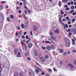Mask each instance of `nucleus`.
Wrapping results in <instances>:
<instances>
[{"label": "nucleus", "mask_w": 76, "mask_h": 76, "mask_svg": "<svg viewBox=\"0 0 76 76\" xmlns=\"http://www.w3.org/2000/svg\"><path fill=\"white\" fill-rule=\"evenodd\" d=\"M74 67V66L70 63H69L67 65V68L69 70H73V69Z\"/></svg>", "instance_id": "1"}, {"label": "nucleus", "mask_w": 76, "mask_h": 76, "mask_svg": "<svg viewBox=\"0 0 76 76\" xmlns=\"http://www.w3.org/2000/svg\"><path fill=\"white\" fill-rule=\"evenodd\" d=\"M29 72L30 76H34V71L31 68L29 69Z\"/></svg>", "instance_id": "2"}, {"label": "nucleus", "mask_w": 76, "mask_h": 76, "mask_svg": "<svg viewBox=\"0 0 76 76\" xmlns=\"http://www.w3.org/2000/svg\"><path fill=\"white\" fill-rule=\"evenodd\" d=\"M34 67L36 69H39V71H40V72H43L42 70V69H41V68H39V67H38L36 65L34 66Z\"/></svg>", "instance_id": "3"}, {"label": "nucleus", "mask_w": 76, "mask_h": 76, "mask_svg": "<svg viewBox=\"0 0 76 76\" xmlns=\"http://www.w3.org/2000/svg\"><path fill=\"white\" fill-rule=\"evenodd\" d=\"M16 35H18V37L19 38H20L22 36V34L20 33V32H18V33H17L16 34Z\"/></svg>", "instance_id": "4"}, {"label": "nucleus", "mask_w": 76, "mask_h": 76, "mask_svg": "<svg viewBox=\"0 0 76 76\" xmlns=\"http://www.w3.org/2000/svg\"><path fill=\"white\" fill-rule=\"evenodd\" d=\"M54 32L56 34H59L60 33V30L58 29H57L54 31Z\"/></svg>", "instance_id": "5"}, {"label": "nucleus", "mask_w": 76, "mask_h": 76, "mask_svg": "<svg viewBox=\"0 0 76 76\" xmlns=\"http://www.w3.org/2000/svg\"><path fill=\"white\" fill-rule=\"evenodd\" d=\"M38 29V28L36 26H33V30L34 31H36Z\"/></svg>", "instance_id": "6"}, {"label": "nucleus", "mask_w": 76, "mask_h": 76, "mask_svg": "<svg viewBox=\"0 0 76 76\" xmlns=\"http://www.w3.org/2000/svg\"><path fill=\"white\" fill-rule=\"evenodd\" d=\"M65 45L67 47H70V44L68 42H66L65 43Z\"/></svg>", "instance_id": "7"}, {"label": "nucleus", "mask_w": 76, "mask_h": 76, "mask_svg": "<svg viewBox=\"0 0 76 76\" xmlns=\"http://www.w3.org/2000/svg\"><path fill=\"white\" fill-rule=\"evenodd\" d=\"M40 59L42 62H44L45 61V58L43 57H41Z\"/></svg>", "instance_id": "8"}, {"label": "nucleus", "mask_w": 76, "mask_h": 76, "mask_svg": "<svg viewBox=\"0 0 76 76\" xmlns=\"http://www.w3.org/2000/svg\"><path fill=\"white\" fill-rule=\"evenodd\" d=\"M48 41L49 42L50 44H51V42H53V41L52 39H51L50 38L48 39Z\"/></svg>", "instance_id": "9"}, {"label": "nucleus", "mask_w": 76, "mask_h": 76, "mask_svg": "<svg viewBox=\"0 0 76 76\" xmlns=\"http://www.w3.org/2000/svg\"><path fill=\"white\" fill-rule=\"evenodd\" d=\"M34 53L35 56H37L38 55L37 50H35L34 51Z\"/></svg>", "instance_id": "10"}, {"label": "nucleus", "mask_w": 76, "mask_h": 76, "mask_svg": "<svg viewBox=\"0 0 76 76\" xmlns=\"http://www.w3.org/2000/svg\"><path fill=\"white\" fill-rule=\"evenodd\" d=\"M28 48H31V47H32V45L31 43L28 44Z\"/></svg>", "instance_id": "11"}, {"label": "nucleus", "mask_w": 76, "mask_h": 76, "mask_svg": "<svg viewBox=\"0 0 76 76\" xmlns=\"http://www.w3.org/2000/svg\"><path fill=\"white\" fill-rule=\"evenodd\" d=\"M72 45H75V40H74V39H72Z\"/></svg>", "instance_id": "12"}, {"label": "nucleus", "mask_w": 76, "mask_h": 76, "mask_svg": "<svg viewBox=\"0 0 76 76\" xmlns=\"http://www.w3.org/2000/svg\"><path fill=\"white\" fill-rule=\"evenodd\" d=\"M14 52L15 53V54H17L18 53V49H15L14 50Z\"/></svg>", "instance_id": "13"}, {"label": "nucleus", "mask_w": 76, "mask_h": 76, "mask_svg": "<svg viewBox=\"0 0 76 76\" xmlns=\"http://www.w3.org/2000/svg\"><path fill=\"white\" fill-rule=\"evenodd\" d=\"M51 48L52 50L54 49V45H51Z\"/></svg>", "instance_id": "14"}, {"label": "nucleus", "mask_w": 76, "mask_h": 76, "mask_svg": "<svg viewBox=\"0 0 76 76\" xmlns=\"http://www.w3.org/2000/svg\"><path fill=\"white\" fill-rule=\"evenodd\" d=\"M60 52V53H63L64 52V51L63 50L61 49L59 50Z\"/></svg>", "instance_id": "15"}, {"label": "nucleus", "mask_w": 76, "mask_h": 76, "mask_svg": "<svg viewBox=\"0 0 76 76\" xmlns=\"http://www.w3.org/2000/svg\"><path fill=\"white\" fill-rule=\"evenodd\" d=\"M35 72L36 73H38L39 72V70H38V69H36L35 70Z\"/></svg>", "instance_id": "16"}, {"label": "nucleus", "mask_w": 76, "mask_h": 76, "mask_svg": "<svg viewBox=\"0 0 76 76\" xmlns=\"http://www.w3.org/2000/svg\"><path fill=\"white\" fill-rule=\"evenodd\" d=\"M75 21H76V19H75V18H73V19H72V22L73 23H74V22H75Z\"/></svg>", "instance_id": "17"}, {"label": "nucleus", "mask_w": 76, "mask_h": 76, "mask_svg": "<svg viewBox=\"0 0 76 76\" xmlns=\"http://www.w3.org/2000/svg\"><path fill=\"white\" fill-rule=\"evenodd\" d=\"M14 75L15 76H18V74L17 72H15L14 73Z\"/></svg>", "instance_id": "18"}, {"label": "nucleus", "mask_w": 76, "mask_h": 76, "mask_svg": "<svg viewBox=\"0 0 76 76\" xmlns=\"http://www.w3.org/2000/svg\"><path fill=\"white\" fill-rule=\"evenodd\" d=\"M3 9V7L2 5H0V10H2Z\"/></svg>", "instance_id": "19"}, {"label": "nucleus", "mask_w": 76, "mask_h": 76, "mask_svg": "<svg viewBox=\"0 0 76 76\" xmlns=\"http://www.w3.org/2000/svg\"><path fill=\"white\" fill-rule=\"evenodd\" d=\"M73 31H74V33L75 34H76V28H75L74 30H72Z\"/></svg>", "instance_id": "20"}, {"label": "nucleus", "mask_w": 76, "mask_h": 76, "mask_svg": "<svg viewBox=\"0 0 76 76\" xmlns=\"http://www.w3.org/2000/svg\"><path fill=\"white\" fill-rule=\"evenodd\" d=\"M53 34H54V33L52 32H50V36H53Z\"/></svg>", "instance_id": "21"}, {"label": "nucleus", "mask_w": 76, "mask_h": 76, "mask_svg": "<svg viewBox=\"0 0 76 76\" xmlns=\"http://www.w3.org/2000/svg\"><path fill=\"white\" fill-rule=\"evenodd\" d=\"M34 44L35 45L37 46L38 47V45H37V42H36L35 41H34Z\"/></svg>", "instance_id": "22"}, {"label": "nucleus", "mask_w": 76, "mask_h": 76, "mask_svg": "<svg viewBox=\"0 0 76 76\" xmlns=\"http://www.w3.org/2000/svg\"><path fill=\"white\" fill-rule=\"evenodd\" d=\"M24 7L25 9H28V8L27 7H26V4H25L24 5Z\"/></svg>", "instance_id": "23"}, {"label": "nucleus", "mask_w": 76, "mask_h": 76, "mask_svg": "<svg viewBox=\"0 0 76 76\" xmlns=\"http://www.w3.org/2000/svg\"><path fill=\"white\" fill-rule=\"evenodd\" d=\"M66 19H67L68 21H70V19H69V17L68 16L66 17Z\"/></svg>", "instance_id": "24"}, {"label": "nucleus", "mask_w": 76, "mask_h": 76, "mask_svg": "<svg viewBox=\"0 0 76 76\" xmlns=\"http://www.w3.org/2000/svg\"><path fill=\"white\" fill-rule=\"evenodd\" d=\"M48 50H50V47L49 46H48L47 47Z\"/></svg>", "instance_id": "25"}, {"label": "nucleus", "mask_w": 76, "mask_h": 76, "mask_svg": "<svg viewBox=\"0 0 76 76\" xmlns=\"http://www.w3.org/2000/svg\"><path fill=\"white\" fill-rule=\"evenodd\" d=\"M45 59H48V55H46L45 56Z\"/></svg>", "instance_id": "26"}, {"label": "nucleus", "mask_w": 76, "mask_h": 76, "mask_svg": "<svg viewBox=\"0 0 76 76\" xmlns=\"http://www.w3.org/2000/svg\"><path fill=\"white\" fill-rule=\"evenodd\" d=\"M7 20L8 21V22H10V18H9V17L7 18Z\"/></svg>", "instance_id": "27"}, {"label": "nucleus", "mask_w": 76, "mask_h": 76, "mask_svg": "<svg viewBox=\"0 0 76 76\" xmlns=\"http://www.w3.org/2000/svg\"><path fill=\"white\" fill-rule=\"evenodd\" d=\"M61 1H59L58 5H59V6H61Z\"/></svg>", "instance_id": "28"}, {"label": "nucleus", "mask_w": 76, "mask_h": 76, "mask_svg": "<svg viewBox=\"0 0 76 76\" xmlns=\"http://www.w3.org/2000/svg\"><path fill=\"white\" fill-rule=\"evenodd\" d=\"M25 55L26 57H28V56H29V55L28 54V53H25Z\"/></svg>", "instance_id": "29"}, {"label": "nucleus", "mask_w": 76, "mask_h": 76, "mask_svg": "<svg viewBox=\"0 0 76 76\" xmlns=\"http://www.w3.org/2000/svg\"><path fill=\"white\" fill-rule=\"evenodd\" d=\"M61 18L60 17L59 18V22H60V23H61Z\"/></svg>", "instance_id": "30"}, {"label": "nucleus", "mask_w": 76, "mask_h": 76, "mask_svg": "<svg viewBox=\"0 0 76 76\" xmlns=\"http://www.w3.org/2000/svg\"><path fill=\"white\" fill-rule=\"evenodd\" d=\"M10 17L11 18V19H13V18H14V16L13 15H11L10 16Z\"/></svg>", "instance_id": "31"}, {"label": "nucleus", "mask_w": 76, "mask_h": 76, "mask_svg": "<svg viewBox=\"0 0 76 76\" xmlns=\"http://www.w3.org/2000/svg\"><path fill=\"white\" fill-rule=\"evenodd\" d=\"M51 38L53 39V40H56V38H55V37L51 36Z\"/></svg>", "instance_id": "32"}, {"label": "nucleus", "mask_w": 76, "mask_h": 76, "mask_svg": "<svg viewBox=\"0 0 76 76\" xmlns=\"http://www.w3.org/2000/svg\"><path fill=\"white\" fill-rule=\"evenodd\" d=\"M61 24H62V25H63V26H66V25H65V24H64V23H63V22H61Z\"/></svg>", "instance_id": "33"}, {"label": "nucleus", "mask_w": 76, "mask_h": 76, "mask_svg": "<svg viewBox=\"0 0 76 76\" xmlns=\"http://www.w3.org/2000/svg\"><path fill=\"white\" fill-rule=\"evenodd\" d=\"M21 26L22 28H24L25 26L24 24H21Z\"/></svg>", "instance_id": "34"}, {"label": "nucleus", "mask_w": 76, "mask_h": 76, "mask_svg": "<svg viewBox=\"0 0 76 76\" xmlns=\"http://www.w3.org/2000/svg\"><path fill=\"white\" fill-rule=\"evenodd\" d=\"M63 55H64V56H66V55H67V53H66V52H64V53Z\"/></svg>", "instance_id": "35"}, {"label": "nucleus", "mask_w": 76, "mask_h": 76, "mask_svg": "<svg viewBox=\"0 0 76 76\" xmlns=\"http://www.w3.org/2000/svg\"><path fill=\"white\" fill-rule=\"evenodd\" d=\"M16 28L17 29H18V30H20V27H19V26H17Z\"/></svg>", "instance_id": "36"}, {"label": "nucleus", "mask_w": 76, "mask_h": 76, "mask_svg": "<svg viewBox=\"0 0 76 76\" xmlns=\"http://www.w3.org/2000/svg\"><path fill=\"white\" fill-rule=\"evenodd\" d=\"M71 9H75V7L74 6H72L71 7Z\"/></svg>", "instance_id": "37"}, {"label": "nucleus", "mask_w": 76, "mask_h": 76, "mask_svg": "<svg viewBox=\"0 0 76 76\" xmlns=\"http://www.w3.org/2000/svg\"><path fill=\"white\" fill-rule=\"evenodd\" d=\"M36 63L37 64V65H38V66L41 67V66L39 64H38V63L37 62H36Z\"/></svg>", "instance_id": "38"}, {"label": "nucleus", "mask_w": 76, "mask_h": 76, "mask_svg": "<svg viewBox=\"0 0 76 76\" xmlns=\"http://www.w3.org/2000/svg\"><path fill=\"white\" fill-rule=\"evenodd\" d=\"M31 41L30 40H28L26 42V44H28L29 43V42L30 41Z\"/></svg>", "instance_id": "39"}, {"label": "nucleus", "mask_w": 76, "mask_h": 76, "mask_svg": "<svg viewBox=\"0 0 76 76\" xmlns=\"http://www.w3.org/2000/svg\"><path fill=\"white\" fill-rule=\"evenodd\" d=\"M26 38L27 39H28V38H29V37H28V35H27L26 36Z\"/></svg>", "instance_id": "40"}, {"label": "nucleus", "mask_w": 76, "mask_h": 76, "mask_svg": "<svg viewBox=\"0 0 76 76\" xmlns=\"http://www.w3.org/2000/svg\"><path fill=\"white\" fill-rule=\"evenodd\" d=\"M45 43H46V44H48V43H50L48 41H45Z\"/></svg>", "instance_id": "41"}, {"label": "nucleus", "mask_w": 76, "mask_h": 76, "mask_svg": "<svg viewBox=\"0 0 76 76\" xmlns=\"http://www.w3.org/2000/svg\"><path fill=\"white\" fill-rule=\"evenodd\" d=\"M72 14V15H76V12H74V13H73Z\"/></svg>", "instance_id": "42"}, {"label": "nucleus", "mask_w": 76, "mask_h": 76, "mask_svg": "<svg viewBox=\"0 0 76 76\" xmlns=\"http://www.w3.org/2000/svg\"><path fill=\"white\" fill-rule=\"evenodd\" d=\"M49 72H52V70L51 69H48Z\"/></svg>", "instance_id": "43"}, {"label": "nucleus", "mask_w": 76, "mask_h": 76, "mask_svg": "<svg viewBox=\"0 0 76 76\" xmlns=\"http://www.w3.org/2000/svg\"><path fill=\"white\" fill-rule=\"evenodd\" d=\"M18 12L19 13H22V11H21L20 10H19L18 11Z\"/></svg>", "instance_id": "44"}, {"label": "nucleus", "mask_w": 76, "mask_h": 76, "mask_svg": "<svg viewBox=\"0 0 76 76\" xmlns=\"http://www.w3.org/2000/svg\"><path fill=\"white\" fill-rule=\"evenodd\" d=\"M71 13H73V12H74V10H71Z\"/></svg>", "instance_id": "45"}, {"label": "nucleus", "mask_w": 76, "mask_h": 76, "mask_svg": "<svg viewBox=\"0 0 76 76\" xmlns=\"http://www.w3.org/2000/svg\"><path fill=\"white\" fill-rule=\"evenodd\" d=\"M25 36H24V35H23L22 36V39H24V38H25Z\"/></svg>", "instance_id": "46"}, {"label": "nucleus", "mask_w": 76, "mask_h": 76, "mask_svg": "<svg viewBox=\"0 0 76 76\" xmlns=\"http://www.w3.org/2000/svg\"><path fill=\"white\" fill-rule=\"evenodd\" d=\"M42 48L43 49H45V48H46V47H43V46L42 47Z\"/></svg>", "instance_id": "47"}, {"label": "nucleus", "mask_w": 76, "mask_h": 76, "mask_svg": "<svg viewBox=\"0 0 76 76\" xmlns=\"http://www.w3.org/2000/svg\"><path fill=\"white\" fill-rule=\"evenodd\" d=\"M24 12H25V14H27V10H25L24 11Z\"/></svg>", "instance_id": "48"}, {"label": "nucleus", "mask_w": 76, "mask_h": 76, "mask_svg": "<svg viewBox=\"0 0 76 76\" xmlns=\"http://www.w3.org/2000/svg\"><path fill=\"white\" fill-rule=\"evenodd\" d=\"M27 59L29 61H31V58L29 57L27 58Z\"/></svg>", "instance_id": "49"}, {"label": "nucleus", "mask_w": 76, "mask_h": 76, "mask_svg": "<svg viewBox=\"0 0 76 76\" xmlns=\"http://www.w3.org/2000/svg\"><path fill=\"white\" fill-rule=\"evenodd\" d=\"M73 1H71L70 2V3L71 4H73Z\"/></svg>", "instance_id": "50"}, {"label": "nucleus", "mask_w": 76, "mask_h": 76, "mask_svg": "<svg viewBox=\"0 0 76 76\" xmlns=\"http://www.w3.org/2000/svg\"><path fill=\"white\" fill-rule=\"evenodd\" d=\"M62 21H66V19H62Z\"/></svg>", "instance_id": "51"}, {"label": "nucleus", "mask_w": 76, "mask_h": 76, "mask_svg": "<svg viewBox=\"0 0 76 76\" xmlns=\"http://www.w3.org/2000/svg\"><path fill=\"white\" fill-rule=\"evenodd\" d=\"M60 16H61V17L60 18H63V15L61 14L60 15Z\"/></svg>", "instance_id": "52"}, {"label": "nucleus", "mask_w": 76, "mask_h": 76, "mask_svg": "<svg viewBox=\"0 0 76 76\" xmlns=\"http://www.w3.org/2000/svg\"><path fill=\"white\" fill-rule=\"evenodd\" d=\"M26 34H27V33H26V32H25L24 33V35H26Z\"/></svg>", "instance_id": "53"}, {"label": "nucleus", "mask_w": 76, "mask_h": 76, "mask_svg": "<svg viewBox=\"0 0 76 76\" xmlns=\"http://www.w3.org/2000/svg\"><path fill=\"white\" fill-rule=\"evenodd\" d=\"M18 41H19V39H16V42H18Z\"/></svg>", "instance_id": "54"}, {"label": "nucleus", "mask_w": 76, "mask_h": 76, "mask_svg": "<svg viewBox=\"0 0 76 76\" xmlns=\"http://www.w3.org/2000/svg\"><path fill=\"white\" fill-rule=\"evenodd\" d=\"M41 74L42 75H45V73L43 72H42L41 73Z\"/></svg>", "instance_id": "55"}, {"label": "nucleus", "mask_w": 76, "mask_h": 76, "mask_svg": "<svg viewBox=\"0 0 76 76\" xmlns=\"http://www.w3.org/2000/svg\"><path fill=\"white\" fill-rule=\"evenodd\" d=\"M65 41H67V38L66 37L65 38Z\"/></svg>", "instance_id": "56"}, {"label": "nucleus", "mask_w": 76, "mask_h": 76, "mask_svg": "<svg viewBox=\"0 0 76 76\" xmlns=\"http://www.w3.org/2000/svg\"><path fill=\"white\" fill-rule=\"evenodd\" d=\"M63 0L64 2H67V1H68V0Z\"/></svg>", "instance_id": "57"}, {"label": "nucleus", "mask_w": 76, "mask_h": 76, "mask_svg": "<svg viewBox=\"0 0 76 76\" xmlns=\"http://www.w3.org/2000/svg\"><path fill=\"white\" fill-rule=\"evenodd\" d=\"M24 49L26 51V50H27V48H26V47H24Z\"/></svg>", "instance_id": "58"}, {"label": "nucleus", "mask_w": 76, "mask_h": 76, "mask_svg": "<svg viewBox=\"0 0 76 76\" xmlns=\"http://www.w3.org/2000/svg\"><path fill=\"white\" fill-rule=\"evenodd\" d=\"M28 13H31V11L30 10H28Z\"/></svg>", "instance_id": "59"}, {"label": "nucleus", "mask_w": 76, "mask_h": 76, "mask_svg": "<svg viewBox=\"0 0 76 76\" xmlns=\"http://www.w3.org/2000/svg\"><path fill=\"white\" fill-rule=\"evenodd\" d=\"M46 76H50V75L49 74H46L45 75Z\"/></svg>", "instance_id": "60"}, {"label": "nucleus", "mask_w": 76, "mask_h": 76, "mask_svg": "<svg viewBox=\"0 0 76 76\" xmlns=\"http://www.w3.org/2000/svg\"><path fill=\"white\" fill-rule=\"evenodd\" d=\"M72 35V33H71L70 32L69 33V36H71V35Z\"/></svg>", "instance_id": "61"}, {"label": "nucleus", "mask_w": 76, "mask_h": 76, "mask_svg": "<svg viewBox=\"0 0 76 76\" xmlns=\"http://www.w3.org/2000/svg\"><path fill=\"white\" fill-rule=\"evenodd\" d=\"M20 6H22V2H20Z\"/></svg>", "instance_id": "62"}, {"label": "nucleus", "mask_w": 76, "mask_h": 76, "mask_svg": "<svg viewBox=\"0 0 76 76\" xmlns=\"http://www.w3.org/2000/svg\"><path fill=\"white\" fill-rule=\"evenodd\" d=\"M66 10H69V8H66Z\"/></svg>", "instance_id": "63"}, {"label": "nucleus", "mask_w": 76, "mask_h": 76, "mask_svg": "<svg viewBox=\"0 0 76 76\" xmlns=\"http://www.w3.org/2000/svg\"><path fill=\"white\" fill-rule=\"evenodd\" d=\"M68 24H71V22L70 21H68Z\"/></svg>", "instance_id": "64"}]
</instances>
